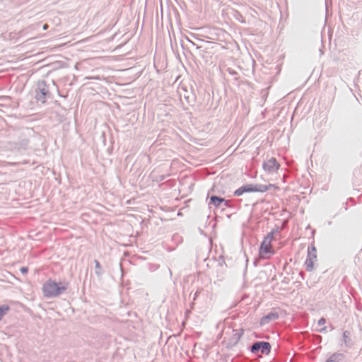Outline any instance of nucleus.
<instances>
[{"instance_id": "1a4fd4ad", "label": "nucleus", "mask_w": 362, "mask_h": 362, "mask_svg": "<svg viewBox=\"0 0 362 362\" xmlns=\"http://www.w3.org/2000/svg\"><path fill=\"white\" fill-rule=\"evenodd\" d=\"M211 202L214 204V206H218L220 204L223 202V199L217 197H211Z\"/></svg>"}, {"instance_id": "9d476101", "label": "nucleus", "mask_w": 362, "mask_h": 362, "mask_svg": "<svg viewBox=\"0 0 362 362\" xmlns=\"http://www.w3.org/2000/svg\"><path fill=\"white\" fill-rule=\"evenodd\" d=\"M8 310V306H0V320L2 319L4 315L6 313V312Z\"/></svg>"}, {"instance_id": "f257e3e1", "label": "nucleus", "mask_w": 362, "mask_h": 362, "mask_svg": "<svg viewBox=\"0 0 362 362\" xmlns=\"http://www.w3.org/2000/svg\"><path fill=\"white\" fill-rule=\"evenodd\" d=\"M64 289L58 284L49 280L42 286V293L45 297L52 298L59 295Z\"/></svg>"}, {"instance_id": "f8f14e48", "label": "nucleus", "mask_w": 362, "mask_h": 362, "mask_svg": "<svg viewBox=\"0 0 362 362\" xmlns=\"http://www.w3.org/2000/svg\"><path fill=\"white\" fill-rule=\"evenodd\" d=\"M326 362H333L332 360H327Z\"/></svg>"}, {"instance_id": "6e6552de", "label": "nucleus", "mask_w": 362, "mask_h": 362, "mask_svg": "<svg viewBox=\"0 0 362 362\" xmlns=\"http://www.w3.org/2000/svg\"><path fill=\"white\" fill-rule=\"evenodd\" d=\"M317 325L321 327L320 329H318V331L320 332H324L325 330H326V327H325V319L323 318H321L318 321H317Z\"/></svg>"}, {"instance_id": "423d86ee", "label": "nucleus", "mask_w": 362, "mask_h": 362, "mask_svg": "<svg viewBox=\"0 0 362 362\" xmlns=\"http://www.w3.org/2000/svg\"><path fill=\"white\" fill-rule=\"evenodd\" d=\"M278 168H279V164L273 158L269 159L263 165L264 170L267 173H269L276 171Z\"/></svg>"}, {"instance_id": "0eeeda50", "label": "nucleus", "mask_w": 362, "mask_h": 362, "mask_svg": "<svg viewBox=\"0 0 362 362\" xmlns=\"http://www.w3.org/2000/svg\"><path fill=\"white\" fill-rule=\"evenodd\" d=\"M312 250H313V253H311L310 252H309V253H308L309 263H308L307 267L309 270L313 269L314 262L316 260V256L315 255V248L313 247Z\"/></svg>"}, {"instance_id": "f03ea898", "label": "nucleus", "mask_w": 362, "mask_h": 362, "mask_svg": "<svg viewBox=\"0 0 362 362\" xmlns=\"http://www.w3.org/2000/svg\"><path fill=\"white\" fill-rule=\"evenodd\" d=\"M273 239V233H270L267 235V236L263 240L260 248H259V255L262 258H268L271 255L273 254L272 251V240Z\"/></svg>"}, {"instance_id": "ddd939ff", "label": "nucleus", "mask_w": 362, "mask_h": 362, "mask_svg": "<svg viewBox=\"0 0 362 362\" xmlns=\"http://www.w3.org/2000/svg\"><path fill=\"white\" fill-rule=\"evenodd\" d=\"M21 271H22V272H25V271H26V269H23Z\"/></svg>"}, {"instance_id": "20e7f679", "label": "nucleus", "mask_w": 362, "mask_h": 362, "mask_svg": "<svg viewBox=\"0 0 362 362\" xmlns=\"http://www.w3.org/2000/svg\"><path fill=\"white\" fill-rule=\"evenodd\" d=\"M260 350L262 354L269 355L271 351V345L268 342H257L252 345L251 351L252 352Z\"/></svg>"}, {"instance_id": "9b49d317", "label": "nucleus", "mask_w": 362, "mask_h": 362, "mask_svg": "<svg viewBox=\"0 0 362 362\" xmlns=\"http://www.w3.org/2000/svg\"><path fill=\"white\" fill-rule=\"evenodd\" d=\"M96 267H100L99 264L98 262H96Z\"/></svg>"}, {"instance_id": "39448f33", "label": "nucleus", "mask_w": 362, "mask_h": 362, "mask_svg": "<svg viewBox=\"0 0 362 362\" xmlns=\"http://www.w3.org/2000/svg\"><path fill=\"white\" fill-rule=\"evenodd\" d=\"M268 187H252L250 185L248 186H244L238 190L235 191V194L237 195H241L245 192H263L267 191Z\"/></svg>"}, {"instance_id": "7ed1b4c3", "label": "nucleus", "mask_w": 362, "mask_h": 362, "mask_svg": "<svg viewBox=\"0 0 362 362\" xmlns=\"http://www.w3.org/2000/svg\"><path fill=\"white\" fill-rule=\"evenodd\" d=\"M37 90L39 91V94L37 95V99L42 103H45V98L48 95V88L44 81H38L37 83Z\"/></svg>"}]
</instances>
